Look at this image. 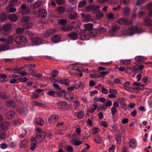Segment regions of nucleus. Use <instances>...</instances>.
I'll return each instance as SVG.
<instances>
[{"instance_id":"14","label":"nucleus","mask_w":152,"mask_h":152,"mask_svg":"<svg viewBox=\"0 0 152 152\" xmlns=\"http://www.w3.org/2000/svg\"><path fill=\"white\" fill-rule=\"evenodd\" d=\"M58 118V116L57 115H53L51 116L48 119L49 123H52L55 122Z\"/></svg>"},{"instance_id":"34","label":"nucleus","mask_w":152,"mask_h":152,"mask_svg":"<svg viewBox=\"0 0 152 152\" xmlns=\"http://www.w3.org/2000/svg\"><path fill=\"white\" fill-rule=\"evenodd\" d=\"M41 2L40 1H38L35 3L33 5V8L34 9H36L39 8L41 5Z\"/></svg>"},{"instance_id":"26","label":"nucleus","mask_w":152,"mask_h":152,"mask_svg":"<svg viewBox=\"0 0 152 152\" xmlns=\"http://www.w3.org/2000/svg\"><path fill=\"white\" fill-rule=\"evenodd\" d=\"M65 92L66 90H63L61 88L58 89V90L56 92V93L57 94V95L58 96H62L63 94H65Z\"/></svg>"},{"instance_id":"17","label":"nucleus","mask_w":152,"mask_h":152,"mask_svg":"<svg viewBox=\"0 0 152 152\" xmlns=\"http://www.w3.org/2000/svg\"><path fill=\"white\" fill-rule=\"evenodd\" d=\"M58 83L60 84H64L66 86H68L69 85V80L68 79H64L58 80Z\"/></svg>"},{"instance_id":"12","label":"nucleus","mask_w":152,"mask_h":152,"mask_svg":"<svg viewBox=\"0 0 152 152\" xmlns=\"http://www.w3.org/2000/svg\"><path fill=\"white\" fill-rule=\"evenodd\" d=\"M16 105V103L14 101H8L6 103L7 106L12 108H14Z\"/></svg>"},{"instance_id":"1","label":"nucleus","mask_w":152,"mask_h":152,"mask_svg":"<svg viewBox=\"0 0 152 152\" xmlns=\"http://www.w3.org/2000/svg\"><path fill=\"white\" fill-rule=\"evenodd\" d=\"M127 31V33L130 35H132L136 33L140 34L143 32V30L142 28H138L137 26L129 27Z\"/></svg>"},{"instance_id":"41","label":"nucleus","mask_w":152,"mask_h":152,"mask_svg":"<svg viewBox=\"0 0 152 152\" xmlns=\"http://www.w3.org/2000/svg\"><path fill=\"white\" fill-rule=\"evenodd\" d=\"M58 105L62 107H65L67 105V103L65 102L60 101L58 103Z\"/></svg>"},{"instance_id":"24","label":"nucleus","mask_w":152,"mask_h":152,"mask_svg":"<svg viewBox=\"0 0 152 152\" xmlns=\"http://www.w3.org/2000/svg\"><path fill=\"white\" fill-rule=\"evenodd\" d=\"M45 33L46 36H49L55 33V30L53 28H49L46 30Z\"/></svg>"},{"instance_id":"25","label":"nucleus","mask_w":152,"mask_h":152,"mask_svg":"<svg viewBox=\"0 0 152 152\" xmlns=\"http://www.w3.org/2000/svg\"><path fill=\"white\" fill-rule=\"evenodd\" d=\"M137 143L136 140L134 139H131L129 142V145L132 148H134L137 146Z\"/></svg>"},{"instance_id":"5","label":"nucleus","mask_w":152,"mask_h":152,"mask_svg":"<svg viewBox=\"0 0 152 152\" xmlns=\"http://www.w3.org/2000/svg\"><path fill=\"white\" fill-rule=\"evenodd\" d=\"M99 6L98 5H94L93 4H91L86 6V9L88 11H93L95 12L99 10Z\"/></svg>"},{"instance_id":"61","label":"nucleus","mask_w":152,"mask_h":152,"mask_svg":"<svg viewBox=\"0 0 152 152\" xmlns=\"http://www.w3.org/2000/svg\"><path fill=\"white\" fill-rule=\"evenodd\" d=\"M111 112L112 115L113 116L116 113L117 111V110L115 108V107H112L111 108Z\"/></svg>"},{"instance_id":"64","label":"nucleus","mask_w":152,"mask_h":152,"mask_svg":"<svg viewBox=\"0 0 152 152\" xmlns=\"http://www.w3.org/2000/svg\"><path fill=\"white\" fill-rule=\"evenodd\" d=\"M129 0H121L120 3L122 4H126L128 3Z\"/></svg>"},{"instance_id":"22","label":"nucleus","mask_w":152,"mask_h":152,"mask_svg":"<svg viewBox=\"0 0 152 152\" xmlns=\"http://www.w3.org/2000/svg\"><path fill=\"white\" fill-rule=\"evenodd\" d=\"M135 59L137 60L136 62L137 64H140L142 61H143L145 59L144 57L142 56H138L135 58Z\"/></svg>"},{"instance_id":"45","label":"nucleus","mask_w":152,"mask_h":152,"mask_svg":"<svg viewBox=\"0 0 152 152\" xmlns=\"http://www.w3.org/2000/svg\"><path fill=\"white\" fill-rule=\"evenodd\" d=\"M139 65H136L134 66L132 68V71L135 73H138L140 70L139 68Z\"/></svg>"},{"instance_id":"63","label":"nucleus","mask_w":152,"mask_h":152,"mask_svg":"<svg viewBox=\"0 0 152 152\" xmlns=\"http://www.w3.org/2000/svg\"><path fill=\"white\" fill-rule=\"evenodd\" d=\"M145 1V0H137V5L139 6L141 4L144 3Z\"/></svg>"},{"instance_id":"44","label":"nucleus","mask_w":152,"mask_h":152,"mask_svg":"<svg viewBox=\"0 0 152 152\" xmlns=\"http://www.w3.org/2000/svg\"><path fill=\"white\" fill-rule=\"evenodd\" d=\"M84 115V111L83 110H81L78 114V118L80 119L83 117Z\"/></svg>"},{"instance_id":"49","label":"nucleus","mask_w":152,"mask_h":152,"mask_svg":"<svg viewBox=\"0 0 152 152\" xmlns=\"http://www.w3.org/2000/svg\"><path fill=\"white\" fill-rule=\"evenodd\" d=\"M120 28L117 25L113 26L111 28L112 31L113 32H115L118 30Z\"/></svg>"},{"instance_id":"6","label":"nucleus","mask_w":152,"mask_h":152,"mask_svg":"<svg viewBox=\"0 0 152 152\" xmlns=\"http://www.w3.org/2000/svg\"><path fill=\"white\" fill-rule=\"evenodd\" d=\"M20 11L22 14H26L30 12V10L29 8L23 4L20 6Z\"/></svg>"},{"instance_id":"52","label":"nucleus","mask_w":152,"mask_h":152,"mask_svg":"<svg viewBox=\"0 0 152 152\" xmlns=\"http://www.w3.org/2000/svg\"><path fill=\"white\" fill-rule=\"evenodd\" d=\"M66 149L68 152H72L73 151V149L71 145H68L66 147Z\"/></svg>"},{"instance_id":"58","label":"nucleus","mask_w":152,"mask_h":152,"mask_svg":"<svg viewBox=\"0 0 152 152\" xmlns=\"http://www.w3.org/2000/svg\"><path fill=\"white\" fill-rule=\"evenodd\" d=\"M23 31V29L21 28H18L16 30V32L18 34H21Z\"/></svg>"},{"instance_id":"30","label":"nucleus","mask_w":152,"mask_h":152,"mask_svg":"<svg viewBox=\"0 0 152 152\" xmlns=\"http://www.w3.org/2000/svg\"><path fill=\"white\" fill-rule=\"evenodd\" d=\"M8 18L11 21H15L17 19V17L15 14H13L8 16Z\"/></svg>"},{"instance_id":"21","label":"nucleus","mask_w":152,"mask_h":152,"mask_svg":"<svg viewBox=\"0 0 152 152\" xmlns=\"http://www.w3.org/2000/svg\"><path fill=\"white\" fill-rule=\"evenodd\" d=\"M70 39L72 40H75L77 39V34L75 32H72L71 34H67Z\"/></svg>"},{"instance_id":"19","label":"nucleus","mask_w":152,"mask_h":152,"mask_svg":"<svg viewBox=\"0 0 152 152\" xmlns=\"http://www.w3.org/2000/svg\"><path fill=\"white\" fill-rule=\"evenodd\" d=\"M15 115V112L13 111L10 110L6 113V115L8 119H10L13 117Z\"/></svg>"},{"instance_id":"3","label":"nucleus","mask_w":152,"mask_h":152,"mask_svg":"<svg viewBox=\"0 0 152 152\" xmlns=\"http://www.w3.org/2000/svg\"><path fill=\"white\" fill-rule=\"evenodd\" d=\"M45 134V133L44 132H40L37 133L36 136V139L37 143H40L42 141Z\"/></svg>"},{"instance_id":"60","label":"nucleus","mask_w":152,"mask_h":152,"mask_svg":"<svg viewBox=\"0 0 152 152\" xmlns=\"http://www.w3.org/2000/svg\"><path fill=\"white\" fill-rule=\"evenodd\" d=\"M0 97L2 99H5L7 98V96L4 94L1 93H0Z\"/></svg>"},{"instance_id":"29","label":"nucleus","mask_w":152,"mask_h":152,"mask_svg":"<svg viewBox=\"0 0 152 152\" xmlns=\"http://www.w3.org/2000/svg\"><path fill=\"white\" fill-rule=\"evenodd\" d=\"M8 18V16L5 13H2L0 15V20L4 21Z\"/></svg>"},{"instance_id":"51","label":"nucleus","mask_w":152,"mask_h":152,"mask_svg":"<svg viewBox=\"0 0 152 152\" xmlns=\"http://www.w3.org/2000/svg\"><path fill=\"white\" fill-rule=\"evenodd\" d=\"M71 69L72 70L77 71L78 72L82 71V69L81 67H78L76 66H72L71 68Z\"/></svg>"},{"instance_id":"9","label":"nucleus","mask_w":152,"mask_h":152,"mask_svg":"<svg viewBox=\"0 0 152 152\" xmlns=\"http://www.w3.org/2000/svg\"><path fill=\"white\" fill-rule=\"evenodd\" d=\"M38 14L39 16H41L42 18H44L47 15V13L46 10L39 9L38 11Z\"/></svg>"},{"instance_id":"32","label":"nucleus","mask_w":152,"mask_h":152,"mask_svg":"<svg viewBox=\"0 0 152 152\" xmlns=\"http://www.w3.org/2000/svg\"><path fill=\"white\" fill-rule=\"evenodd\" d=\"M147 8L149 10V15L150 16H152V3L148 4L147 6Z\"/></svg>"},{"instance_id":"35","label":"nucleus","mask_w":152,"mask_h":152,"mask_svg":"<svg viewBox=\"0 0 152 152\" xmlns=\"http://www.w3.org/2000/svg\"><path fill=\"white\" fill-rule=\"evenodd\" d=\"M29 18L28 17L25 16L22 18L20 20V21L21 22L24 23V24H25L29 22Z\"/></svg>"},{"instance_id":"2","label":"nucleus","mask_w":152,"mask_h":152,"mask_svg":"<svg viewBox=\"0 0 152 152\" xmlns=\"http://www.w3.org/2000/svg\"><path fill=\"white\" fill-rule=\"evenodd\" d=\"M81 24L80 22H75L72 21L71 26H63L61 27L62 30L63 31H69L72 28H78L80 27Z\"/></svg>"},{"instance_id":"11","label":"nucleus","mask_w":152,"mask_h":152,"mask_svg":"<svg viewBox=\"0 0 152 152\" xmlns=\"http://www.w3.org/2000/svg\"><path fill=\"white\" fill-rule=\"evenodd\" d=\"M8 125V123L6 122L0 123V128H1V130L5 131L7 130Z\"/></svg>"},{"instance_id":"31","label":"nucleus","mask_w":152,"mask_h":152,"mask_svg":"<svg viewBox=\"0 0 152 152\" xmlns=\"http://www.w3.org/2000/svg\"><path fill=\"white\" fill-rule=\"evenodd\" d=\"M1 128H0V139H4L6 135V133L5 132V131L1 130Z\"/></svg>"},{"instance_id":"53","label":"nucleus","mask_w":152,"mask_h":152,"mask_svg":"<svg viewBox=\"0 0 152 152\" xmlns=\"http://www.w3.org/2000/svg\"><path fill=\"white\" fill-rule=\"evenodd\" d=\"M109 93L111 94L116 95L117 94V91L113 89L110 88L109 90Z\"/></svg>"},{"instance_id":"18","label":"nucleus","mask_w":152,"mask_h":152,"mask_svg":"<svg viewBox=\"0 0 152 152\" xmlns=\"http://www.w3.org/2000/svg\"><path fill=\"white\" fill-rule=\"evenodd\" d=\"M117 22L121 25L128 24V20L126 18H121L119 19Z\"/></svg>"},{"instance_id":"27","label":"nucleus","mask_w":152,"mask_h":152,"mask_svg":"<svg viewBox=\"0 0 152 152\" xmlns=\"http://www.w3.org/2000/svg\"><path fill=\"white\" fill-rule=\"evenodd\" d=\"M14 38L12 35H9L6 39V42L7 44L11 43L14 40Z\"/></svg>"},{"instance_id":"20","label":"nucleus","mask_w":152,"mask_h":152,"mask_svg":"<svg viewBox=\"0 0 152 152\" xmlns=\"http://www.w3.org/2000/svg\"><path fill=\"white\" fill-rule=\"evenodd\" d=\"M94 140L95 142L98 144H100L102 142V138L99 134L94 137Z\"/></svg>"},{"instance_id":"56","label":"nucleus","mask_w":152,"mask_h":152,"mask_svg":"<svg viewBox=\"0 0 152 152\" xmlns=\"http://www.w3.org/2000/svg\"><path fill=\"white\" fill-rule=\"evenodd\" d=\"M107 17L108 19L109 20L113 19L114 18V15L111 12H110L107 15Z\"/></svg>"},{"instance_id":"54","label":"nucleus","mask_w":152,"mask_h":152,"mask_svg":"<svg viewBox=\"0 0 152 152\" xmlns=\"http://www.w3.org/2000/svg\"><path fill=\"white\" fill-rule=\"evenodd\" d=\"M73 143L75 145H79L82 144V142L79 140H77L75 141Z\"/></svg>"},{"instance_id":"59","label":"nucleus","mask_w":152,"mask_h":152,"mask_svg":"<svg viewBox=\"0 0 152 152\" xmlns=\"http://www.w3.org/2000/svg\"><path fill=\"white\" fill-rule=\"evenodd\" d=\"M47 94L49 96H54V95L56 93V92L54 91L53 90H50L47 92Z\"/></svg>"},{"instance_id":"55","label":"nucleus","mask_w":152,"mask_h":152,"mask_svg":"<svg viewBox=\"0 0 152 152\" xmlns=\"http://www.w3.org/2000/svg\"><path fill=\"white\" fill-rule=\"evenodd\" d=\"M37 146L36 143H31L30 149L32 151H34Z\"/></svg>"},{"instance_id":"15","label":"nucleus","mask_w":152,"mask_h":152,"mask_svg":"<svg viewBox=\"0 0 152 152\" xmlns=\"http://www.w3.org/2000/svg\"><path fill=\"white\" fill-rule=\"evenodd\" d=\"M145 24L147 26L152 25V20L150 19L149 17L145 18L144 19Z\"/></svg>"},{"instance_id":"23","label":"nucleus","mask_w":152,"mask_h":152,"mask_svg":"<svg viewBox=\"0 0 152 152\" xmlns=\"http://www.w3.org/2000/svg\"><path fill=\"white\" fill-rule=\"evenodd\" d=\"M2 29L6 32L9 31L11 29V25L10 24L5 25L3 26Z\"/></svg>"},{"instance_id":"13","label":"nucleus","mask_w":152,"mask_h":152,"mask_svg":"<svg viewBox=\"0 0 152 152\" xmlns=\"http://www.w3.org/2000/svg\"><path fill=\"white\" fill-rule=\"evenodd\" d=\"M68 16L69 19L71 20H74L79 17L78 14L76 12L70 13Z\"/></svg>"},{"instance_id":"50","label":"nucleus","mask_w":152,"mask_h":152,"mask_svg":"<svg viewBox=\"0 0 152 152\" xmlns=\"http://www.w3.org/2000/svg\"><path fill=\"white\" fill-rule=\"evenodd\" d=\"M65 10V8L62 6H59L57 9V11L58 12L62 13H63Z\"/></svg>"},{"instance_id":"62","label":"nucleus","mask_w":152,"mask_h":152,"mask_svg":"<svg viewBox=\"0 0 152 152\" xmlns=\"http://www.w3.org/2000/svg\"><path fill=\"white\" fill-rule=\"evenodd\" d=\"M99 129L96 127L93 128L92 129V133L93 134H95L99 132Z\"/></svg>"},{"instance_id":"36","label":"nucleus","mask_w":152,"mask_h":152,"mask_svg":"<svg viewBox=\"0 0 152 152\" xmlns=\"http://www.w3.org/2000/svg\"><path fill=\"white\" fill-rule=\"evenodd\" d=\"M33 26L32 23H29V22L24 24V28L25 29H28L31 28Z\"/></svg>"},{"instance_id":"28","label":"nucleus","mask_w":152,"mask_h":152,"mask_svg":"<svg viewBox=\"0 0 152 152\" xmlns=\"http://www.w3.org/2000/svg\"><path fill=\"white\" fill-rule=\"evenodd\" d=\"M93 24L91 23H87L85 24L84 27L86 30L90 31L93 29Z\"/></svg>"},{"instance_id":"57","label":"nucleus","mask_w":152,"mask_h":152,"mask_svg":"<svg viewBox=\"0 0 152 152\" xmlns=\"http://www.w3.org/2000/svg\"><path fill=\"white\" fill-rule=\"evenodd\" d=\"M103 14L102 12H101L96 13V17L97 18L100 19L103 17Z\"/></svg>"},{"instance_id":"10","label":"nucleus","mask_w":152,"mask_h":152,"mask_svg":"<svg viewBox=\"0 0 152 152\" xmlns=\"http://www.w3.org/2000/svg\"><path fill=\"white\" fill-rule=\"evenodd\" d=\"M61 39L60 37L58 35L56 34L51 37V41L53 42L56 43L59 42Z\"/></svg>"},{"instance_id":"7","label":"nucleus","mask_w":152,"mask_h":152,"mask_svg":"<svg viewBox=\"0 0 152 152\" xmlns=\"http://www.w3.org/2000/svg\"><path fill=\"white\" fill-rule=\"evenodd\" d=\"M31 42L35 45H39L42 43V40L41 38L37 37H33L31 39Z\"/></svg>"},{"instance_id":"40","label":"nucleus","mask_w":152,"mask_h":152,"mask_svg":"<svg viewBox=\"0 0 152 152\" xmlns=\"http://www.w3.org/2000/svg\"><path fill=\"white\" fill-rule=\"evenodd\" d=\"M86 4V1H80L78 6V8H82Z\"/></svg>"},{"instance_id":"37","label":"nucleus","mask_w":152,"mask_h":152,"mask_svg":"<svg viewBox=\"0 0 152 152\" xmlns=\"http://www.w3.org/2000/svg\"><path fill=\"white\" fill-rule=\"evenodd\" d=\"M97 107V105L96 104H93L91 109L87 110V111L89 113H92L96 109Z\"/></svg>"},{"instance_id":"46","label":"nucleus","mask_w":152,"mask_h":152,"mask_svg":"<svg viewBox=\"0 0 152 152\" xmlns=\"http://www.w3.org/2000/svg\"><path fill=\"white\" fill-rule=\"evenodd\" d=\"M58 23L60 25H64L67 23V20L64 19L60 20L58 21Z\"/></svg>"},{"instance_id":"39","label":"nucleus","mask_w":152,"mask_h":152,"mask_svg":"<svg viewBox=\"0 0 152 152\" xmlns=\"http://www.w3.org/2000/svg\"><path fill=\"white\" fill-rule=\"evenodd\" d=\"M28 143L27 141L26 140H23L21 142L20 146L22 148H24L27 146Z\"/></svg>"},{"instance_id":"16","label":"nucleus","mask_w":152,"mask_h":152,"mask_svg":"<svg viewBox=\"0 0 152 152\" xmlns=\"http://www.w3.org/2000/svg\"><path fill=\"white\" fill-rule=\"evenodd\" d=\"M16 11V9L13 7L12 5H9L6 8V11L8 13H13Z\"/></svg>"},{"instance_id":"43","label":"nucleus","mask_w":152,"mask_h":152,"mask_svg":"<svg viewBox=\"0 0 152 152\" xmlns=\"http://www.w3.org/2000/svg\"><path fill=\"white\" fill-rule=\"evenodd\" d=\"M131 62L130 60H121L120 61L121 63L124 65H128Z\"/></svg>"},{"instance_id":"8","label":"nucleus","mask_w":152,"mask_h":152,"mask_svg":"<svg viewBox=\"0 0 152 152\" xmlns=\"http://www.w3.org/2000/svg\"><path fill=\"white\" fill-rule=\"evenodd\" d=\"M93 32L95 31L96 34L93 35V36L95 37L96 36V34L97 33H100V34H102L104 33L106 31L104 27H99L94 30L93 31Z\"/></svg>"},{"instance_id":"42","label":"nucleus","mask_w":152,"mask_h":152,"mask_svg":"<svg viewBox=\"0 0 152 152\" xmlns=\"http://www.w3.org/2000/svg\"><path fill=\"white\" fill-rule=\"evenodd\" d=\"M34 57L32 56H30L28 57H23L21 58L22 60L26 61H31L33 59Z\"/></svg>"},{"instance_id":"38","label":"nucleus","mask_w":152,"mask_h":152,"mask_svg":"<svg viewBox=\"0 0 152 152\" xmlns=\"http://www.w3.org/2000/svg\"><path fill=\"white\" fill-rule=\"evenodd\" d=\"M89 37L88 34H84L80 36V39L83 40H88L89 39Z\"/></svg>"},{"instance_id":"33","label":"nucleus","mask_w":152,"mask_h":152,"mask_svg":"<svg viewBox=\"0 0 152 152\" xmlns=\"http://www.w3.org/2000/svg\"><path fill=\"white\" fill-rule=\"evenodd\" d=\"M35 121L37 124L40 126L43 125L44 123L43 121L42 120L41 118H37Z\"/></svg>"},{"instance_id":"48","label":"nucleus","mask_w":152,"mask_h":152,"mask_svg":"<svg viewBox=\"0 0 152 152\" xmlns=\"http://www.w3.org/2000/svg\"><path fill=\"white\" fill-rule=\"evenodd\" d=\"M83 17L84 20L86 21H89L91 18V16L89 15H84Z\"/></svg>"},{"instance_id":"4","label":"nucleus","mask_w":152,"mask_h":152,"mask_svg":"<svg viewBox=\"0 0 152 152\" xmlns=\"http://www.w3.org/2000/svg\"><path fill=\"white\" fill-rule=\"evenodd\" d=\"M26 41V37L23 36H19L17 37L15 39V41L16 44H23Z\"/></svg>"},{"instance_id":"47","label":"nucleus","mask_w":152,"mask_h":152,"mask_svg":"<svg viewBox=\"0 0 152 152\" xmlns=\"http://www.w3.org/2000/svg\"><path fill=\"white\" fill-rule=\"evenodd\" d=\"M32 104L35 106H38L40 107H42L44 105L41 103H38L37 102L34 101L32 102Z\"/></svg>"}]
</instances>
